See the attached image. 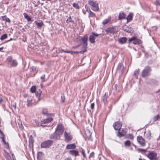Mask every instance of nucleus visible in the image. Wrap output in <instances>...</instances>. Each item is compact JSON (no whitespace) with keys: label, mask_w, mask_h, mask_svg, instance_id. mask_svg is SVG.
Masks as SVG:
<instances>
[{"label":"nucleus","mask_w":160,"mask_h":160,"mask_svg":"<svg viewBox=\"0 0 160 160\" xmlns=\"http://www.w3.org/2000/svg\"><path fill=\"white\" fill-rule=\"evenodd\" d=\"M127 40V39L126 37H122L119 39L118 42L121 44H123L126 43Z\"/></svg>","instance_id":"nucleus-14"},{"label":"nucleus","mask_w":160,"mask_h":160,"mask_svg":"<svg viewBox=\"0 0 160 160\" xmlns=\"http://www.w3.org/2000/svg\"><path fill=\"white\" fill-rule=\"evenodd\" d=\"M12 158L13 159V160H14V159H15V157L14 156L13 153L12 154Z\"/></svg>","instance_id":"nucleus-59"},{"label":"nucleus","mask_w":160,"mask_h":160,"mask_svg":"<svg viewBox=\"0 0 160 160\" xmlns=\"http://www.w3.org/2000/svg\"><path fill=\"white\" fill-rule=\"evenodd\" d=\"M42 113L43 114L47 115L48 114V110L47 108H44L42 110Z\"/></svg>","instance_id":"nucleus-40"},{"label":"nucleus","mask_w":160,"mask_h":160,"mask_svg":"<svg viewBox=\"0 0 160 160\" xmlns=\"http://www.w3.org/2000/svg\"><path fill=\"white\" fill-rule=\"evenodd\" d=\"M108 97V92H106L104 96L102 98V101L104 103H105L106 102L107 99Z\"/></svg>","instance_id":"nucleus-27"},{"label":"nucleus","mask_w":160,"mask_h":160,"mask_svg":"<svg viewBox=\"0 0 160 160\" xmlns=\"http://www.w3.org/2000/svg\"><path fill=\"white\" fill-rule=\"evenodd\" d=\"M82 153L83 155V157L85 158V151L82 149Z\"/></svg>","instance_id":"nucleus-51"},{"label":"nucleus","mask_w":160,"mask_h":160,"mask_svg":"<svg viewBox=\"0 0 160 160\" xmlns=\"http://www.w3.org/2000/svg\"><path fill=\"white\" fill-rule=\"evenodd\" d=\"M151 70V68L149 66H146L142 71V76L143 77H145L150 75Z\"/></svg>","instance_id":"nucleus-2"},{"label":"nucleus","mask_w":160,"mask_h":160,"mask_svg":"<svg viewBox=\"0 0 160 160\" xmlns=\"http://www.w3.org/2000/svg\"><path fill=\"white\" fill-rule=\"evenodd\" d=\"M36 24L37 26V27L38 28H41L42 26L43 25V24L42 22H41L40 23L37 22Z\"/></svg>","instance_id":"nucleus-36"},{"label":"nucleus","mask_w":160,"mask_h":160,"mask_svg":"<svg viewBox=\"0 0 160 160\" xmlns=\"http://www.w3.org/2000/svg\"><path fill=\"white\" fill-rule=\"evenodd\" d=\"M122 126V124L120 122L118 121L115 122L113 126L115 129L120 130Z\"/></svg>","instance_id":"nucleus-10"},{"label":"nucleus","mask_w":160,"mask_h":160,"mask_svg":"<svg viewBox=\"0 0 160 160\" xmlns=\"http://www.w3.org/2000/svg\"><path fill=\"white\" fill-rule=\"evenodd\" d=\"M64 130L63 125L59 124L55 129V132L50 136V138L52 139H58L60 138V136L63 133Z\"/></svg>","instance_id":"nucleus-1"},{"label":"nucleus","mask_w":160,"mask_h":160,"mask_svg":"<svg viewBox=\"0 0 160 160\" xmlns=\"http://www.w3.org/2000/svg\"><path fill=\"white\" fill-rule=\"evenodd\" d=\"M62 52L68 53H70L72 54H73V53H78V52H66V51L63 49H62L61 50H59V52Z\"/></svg>","instance_id":"nucleus-29"},{"label":"nucleus","mask_w":160,"mask_h":160,"mask_svg":"<svg viewBox=\"0 0 160 160\" xmlns=\"http://www.w3.org/2000/svg\"><path fill=\"white\" fill-rule=\"evenodd\" d=\"M7 38V34H4L2 35L0 39L1 40H3Z\"/></svg>","instance_id":"nucleus-32"},{"label":"nucleus","mask_w":160,"mask_h":160,"mask_svg":"<svg viewBox=\"0 0 160 160\" xmlns=\"http://www.w3.org/2000/svg\"><path fill=\"white\" fill-rule=\"evenodd\" d=\"M86 51V49H85L84 50L81 51L80 52L81 54L84 53Z\"/></svg>","instance_id":"nucleus-53"},{"label":"nucleus","mask_w":160,"mask_h":160,"mask_svg":"<svg viewBox=\"0 0 160 160\" xmlns=\"http://www.w3.org/2000/svg\"><path fill=\"white\" fill-rule=\"evenodd\" d=\"M43 154L42 152H39L38 153L37 158L38 159L42 158L43 156Z\"/></svg>","instance_id":"nucleus-35"},{"label":"nucleus","mask_w":160,"mask_h":160,"mask_svg":"<svg viewBox=\"0 0 160 160\" xmlns=\"http://www.w3.org/2000/svg\"><path fill=\"white\" fill-rule=\"evenodd\" d=\"M160 118V116L158 114L157 115L155 116L153 118V121L154 122H156Z\"/></svg>","instance_id":"nucleus-39"},{"label":"nucleus","mask_w":160,"mask_h":160,"mask_svg":"<svg viewBox=\"0 0 160 160\" xmlns=\"http://www.w3.org/2000/svg\"><path fill=\"white\" fill-rule=\"evenodd\" d=\"M65 140L67 142H68L71 141L72 138V136L69 132L65 131L64 133Z\"/></svg>","instance_id":"nucleus-6"},{"label":"nucleus","mask_w":160,"mask_h":160,"mask_svg":"<svg viewBox=\"0 0 160 160\" xmlns=\"http://www.w3.org/2000/svg\"><path fill=\"white\" fill-rule=\"evenodd\" d=\"M133 41V43L134 44H139L141 43V41L139 39H138L135 37H133L129 40V42H130Z\"/></svg>","instance_id":"nucleus-9"},{"label":"nucleus","mask_w":160,"mask_h":160,"mask_svg":"<svg viewBox=\"0 0 160 160\" xmlns=\"http://www.w3.org/2000/svg\"><path fill=\"white\" fill-rule=\"evenodd\" d=\"M140 151L141 152H145L146 151V150L145 149H140Z\"/></svg>","instance_id":"nucleus-57"},{"label":"nucleus","mask_w":160,"mask_h":160,"mask_svg":"<svg viewBox=\"0 0 160 160\" xmlns=\"http://www.w3.org/2000/svg\"><path fill=\"white\" fill-rule=\"evenodd\" d=\"M117 87H118V85L117 84H115L114 85V88L116 91H117Z\"/></svg>","instance_id":"nucleus-56"},{"label":"nucleus","mask_w":160,"mask_h":160,"mask_svg":"<svg viewBox=\"0 0 160 160\" xmlns=\"http://www.w3.org/2000/svg\"><path fill=\"white\" fill-rule=\"evenodd\" d=\"M96 38L94 37L93 35H91L89 36V40L91 43H93L95 42V40Z\"/></svg>","instance_id":"nucleus-25"},{"label":"nucleus","mask_w":160,"mask_h":160,"mask_svg":"<svg viewBox=\"0 0 160 160\" xmlns=\"http://www.w3.org/2000/svg\"><path fill=\"white\" fill-rule=\"evenodd\" d=\"M137 141L142 146H143L145 145V140L141 136L138 137Z\"/></svg>","instance_id":"nucleus-11"},{"label":"nucleus","mask_w":160,"mask_h":160,"mask_svg":"<svg viewBox=\"0 0 160 160\" xmlns=\"http://www.w3.org/2000/svg\"><path fill=\"white\" fill-rule=\"evenodd\" d=\"M12 57L11 56H9L7 58V60L9 62H11L12 61Z\"/></svg>","instance_id":"nucleus-49"},{"label":"nucleus","mask_w":160,"mask_h":160,"mask_svg":"<svg viewBox=\"0 0 160 160\" xmlns=\"http://www.w3.org/2000/svg\"><path fill=\"white\" fill-rule=\"evenodd\" d=\"M12 40V38H11L9 40H8L7 41V42H9V41H11V40Z\"/></svg>","instance_id":"nucleus-63"},{"label":"nucleus","mask_w":160,"mask_h":160,"mask_svg":"<svg viewBox=\"0 0 160 160\" xmlns=\"http://www.w3.org/2000/svg\"><path fill=\"white\" fill-rule=\"evenodd\" d=\"M88 3L91 7V8L93 11H99V8L98 3L97 2L89 0L88 2Z\"/></svg>","instance_id":"nucleus-3"},{"label":"nucleus","mask_w":160,"mask_h":160,"mask_svg":"<svg viewBox=\"0 0 160 160\" xmlns=\"http://www.w3.org/2000/svg\"><path fill=\"white\" fill-rule=\"evenodd\" d=\"M155 4L156 5L160 6V0H156L155 2Z\"/></svg>","instance_id":"nucleus-50"},{"label":"nucleus","mask_w":160,"mask_h":160,"mask_svg":"<svg viewBox=\"0 0 160 160\" xmlns=\"http://www.w3.org/2000/svg\"><path fill=\"white\" fill-rule=\"evenodd\" d=\"M0 138L2 139V141L3 142V143L5 145H6L5 147L7 148H9V146L8 143H6L5 141L4 140V135L3 134V133H2L1 134Z\"/></svg>","instance_id":"nucleus-13"},{"label":"nucleus","mask_w":160,"mask_h":160,"mask_svg":"<svg viewBox=\"0 0 160 160\" xmlns=\"http://www.w3.org/2000/svg\"><path fill=\"white\" fill-rule=\"evenodd\" d=\"M13 107L15 109L16 108V102H14L13 103Z\"/></svg>","instance_id":"nucleus-58"},{"label":"nucleus","mask_w":160,"mask_h":160,"mask_svg":"<svg viewBox=\"0 0 160 160\" xmlns=\"http://www.w3.org/2000/svg\"><path fill=\"white\" fill-rule=\"evenodd\" d=\"M36 124H37V125L38 126H42L43 127H46V125H42V123H40V122L38 121H37L36 122Z\"/></svg>","instance_id":"nucleus-43"},{"label":"nucleus","mask_w":160,"mask_h":160,"mask_svg":"<svg viewBox=\"0 0 160 160\" xmlns=\"http://www.w3.org/2000/svg\"><path fill=\"white\" fill-rule=\"evenodd\" d=\"M148 134L149 137H149H150V135H151V134H150V133L149 132H148Z\"/></svg>","instance_id":"nucleus-64"},{"label":"nucleus","mask_w":160,"mask_h":160,"mask_svg":"<svg viewBox=\"0 0 160 160\" xmlns=\"http://www.w3.org/2000/svg\"><path fill=\"white\" fill-rule=\"evenodd\" d=\"M52 120V118H49L46 119H44L41 121V123L46 124L50 122Z\"/></svg>","instance_id":"nucleus-15"},{"label":"nucleus","mask_w":160,"mask_h":160,"mask_svg":"<svg viewBox=\"0 0 160 160\" xmlns=\"http://www.w3.org/2000/svg\"><path fill=\"white\" fill-rule=\"evenodd\" d=\"M132 13H130L129 15H128L127 18H126L127 22H129L132 20Z\"/></svg>","instance_id":"nucleus-26"},{"label":"nucleus","mask_w":160,"mask_h":160,"mask_svg":"<svg viewBox=\"0 0 160 160\" xmlns=\"http://www.w3.org/2000/svg\"><path fill=\"white\" fill-rule=\"evenodd\" d=\"M2 19L3 20L6 21V22H10V19L8 18H7L6 16H2Z\"/></svg>","instance_id":"nucleus-30"},{"label":"nucleus","mask_w":160,"mask_h":160,"mask_svg":"<svg viewBox=\"0 0 160 160\" xmlns=\"http://www.w3.org/2000/svg\"><path fill=\"white\" fill-rule=\"evenodd\" d=\"M70 154L76 157L78 155V152L76 150H71L69 151Z\"/></svg>","instance_id":"nucleus-17"},{"label":"nucleus","mask_w":160,"mask_h":160,"mask_svg":"<svg viewBox=\"0 0 160 160\" xmlns=\"http://www.w3.org/2000/svg\"><path fill=\"white\" fill-rule=\"evenodd\" d=\"M42 91L39 90L38 91H37L35 92V94L37 97L38 98V100H40L41 99L40 97Z\"/></svg>","instance_id":"nucleus-23"},{"label":"nucleus","mask_w":160,"mask_h":160,"mask_svg":"<svg viewBox=\"0 0 160 160\" xmlns=\"http://www.w3.org/2000/svg\"><path fill=\"white\" fill-rule=\"evenodd\" d=\"M65 160H72L71 158H67L65 159Z\"/></svg>","instance_id":"nucleus-60"},{"label":"nucleus","mask_w":160,"mask_h":160,"mask_svg":"<svg viewBox=\"0 0 160 160\" xmlns=\"http://www.w3.org/2000/svg\"><path fill=\"white\" fill-rule=\"evenodd\" d=\"M36 90V87L35 86H33L31 88L30 91H31L33 93L35 92Z\"/></svg>","instance_id":"nucleus-41"},{"label":"nucleus","mask_w":160,"mask_h":160,"mask_svg":"<svg viewBox=\"0 0 160 160\" xmlns=\"http://www.w3.org/2000/svg\"><path fill=\"white\" fill-rule=\"evenodd\" d=\"M139 72V69H136L135 71L134 75L135 77L137 78Z\"/></svg>","instance_id":"nucleus-33"},{"label":"nucleus","mask_w":160,"mask_h":160,"mask_svg":"<svg viewBox=\"0 0 160 160\" xmlns=\"http://www.w3.org/2000/svg\"><path fill=\"white\" fill-rule=\"evenodd\" d=\"M29 143L30 147H32L33 146V139L32 136L29 138Z\"/></svg>","instance_id":"nucleus-24"},{"label":"nucleus","mask_w":160,"mask_h":160,"mask_svg":"<svg viewBox=\"0 0 160 160\" xmlns=\"http://www.w3.org/2000/svg\"><path fill=\"white\" fill-rule=\"evenodd\" d=\"M52 141L51 140H48L42 143L41 147L43 148L48 147L52 145Z\"/></svg>","instance_id":"nucleus-7"},{"label":"nucleus","mask_w":160,"mask_h":160,"mask_svg":"<svg viewBox=\"0 0 160 160\" xmlns=\"http://www.w3.org/2000/svg\"><path fill=\"white\" fill-rule=\"evenodd\" d=\"M94 103H92L91 104V108L92 109H93L94 108Z\"/></svg>","instance_id":"nucleus-52"},{"label":"nucleus","mask_w":160,"mask_h":160,"mask_svg":"<svg viewBox=\"0 0 160 160\" xmlns=\"http://www.w3.org/2000/svg\"><path fill=\"white\" fill-rule=\"evenodd\" d=\"M117 69L118 70L121 72L122 73H123L124 70V66L122 65L121 64L119 63Z\"/></svg>","instance_id":"nucleus-19"},{"label":"nucleus","mask_w":160,"mask_h":160,"mask_svg":"<svg viewBox=\"0 0 160 160\" xmlns=\"http://www.w3.org/2000/svg\"><path fill=\"white\" fill-rule=\"evenodd\" d=\"M92 35H93L95 37H98L99 36V34H95L93 32H92Z\"/></svg>","instance_id":"nucleus-54"},{"label":"nucleus","mask_w":160,"mask_h":160,"mask_svg":"<svg viewBox=\"0 0 160 160\" xmlns=\"http://www.w3.org/2000/svg\"><path fill=\"white\" fill-rule=\"evenodd\" d=\"M41 79L42 82H45L46 81L45 80V75H43L42 76H41Z\"/></svg>","instance_id":"nucleus-45"},{"label":"nucleus","mask_w":160,"mask_h":160,"mask_svg":"<svg viewBox=\"0 0 160 160\" xmlns=\"http://www.w3.org/2000/svg\"><path fill=\"white\" fill-rule=\"evenodd\" d=\"M2 99L1 98H0V104L2 102Z\"/></svg>","instance_id":"nucleus-61"},{"label":"nucleus","mask_w":160,"mask_h":160,"mask_svg":"<svg viewBox=\"0 0 160 160\" xmlns=\"http://www.w3.org/2000/svg\"><path fill=\"white\" fill-rule=\"evenodd\" d=\"M4 151V155L7 160H12L11 157L8 153L5 150Z\"/></svg>","instance_id":"nucleus-18"},{"label":"nucleus","mask_w":160,"mask_h":160,"mask_svg":"<svg viewBox=\"0 0 160 160\" xmlns=\"http://www.w3.org/2000/svg\"><path fill=\"white\" fill-rule=\"evenodd\" d=\"M18 123L19 128L21 129H22L23 128V127H22V122H21V121L20 120H19V122H18Z\"/></svg>","instance_id":"nucleus-44"},{"label":"nucleus","mask_w":160,"mask_h":160,"mask_svg":"<svg viewBox=\"0 0 160 160\" xmlns=\"http://www.w3.org/2000/svg\"><path fill=\"white\" fill-rule=\"evenodd\" d=\"M33 98L32 96L28 97L27 99V105L28 106H31L33 103Z\"/></svg>","instance_id":"nucleus-16"},{"label":"nucleus","mask_w":160,"mask_h":160,"mask_svg":"<svg viewBox=\"0 0 160 160\" xmlns=\"http://www.w3.org/2000/svg\"><path fill=\"white\" fill-rule=\"evenodd\" d=\"M105 31L108 34H113L118 31V29L116 27H110L107 28Z\"/></svg>","instance_id":"nucleus-5"},{"label":"nucleus","mask_w":160,"mask_h":160,"mask_svg":"<svg viewBox=\"0 0 160 160\" xmlns=\"http://www.w3.org/2000/svg\"><path fill=\"white\" fill-rule=\"evenodd\" d=\"M81 40L82 42V44L83 47L84 48H86L88 45L87 40H88V37L86 35H85L83 37H81Z\"/></svg>","instance_id":"nucleus-8"},{"label":"nucleus","mask_w":160,"mask_h":160,"mask_svg":"<svg viewBox=\"0 0 160 160\" xmlns=\"http://www.w3.org/2000/svg\"><path fill=\"white\" fill-rule=\"evenodd\" d=\"M85 8L86 9H87V11L89 13L90 12V11H92L90 9V8H88L87 9V7H86V6H85Z\"/></svg>","instance_id":"nucleus-55"},{"label":"nucleus","mask_w":160,"mask_h":160,"mask_svg":"<svg viewBox=\"0 0 160 160\" xmlns=\"http://www.w3.org/2000/svg\"><path fill=\"white\" fill-rule=\"evenodd\" d=\"M76 145L74 144H71L68 145L67 146L66 148L67 149H74L76 148Z\"/></svg>","instance_id":"nucleus-22"},{"label":"nucleus","mask_w":160,"mask_h":160,"mask_svg":"<svg viewBox=\"0 0 160 160\" xmlns=\"http://www.w3.org/2000/svg\"><path fill=\"white\" fill-rule=\"evenodd\" d=\"M94 152H92L90 153V154L89 155V158H93L94 156Z\"/></svg>","instance_id":"nucleus-48"},{"label":"nucleus","mask_w":160,"mask_h":160,"mask_svg":"<svg viewBox=\"0 0 160 160\" xmlns=\"http://www.w3.org/2000/svg\"><path fill=\"white\" fill-rule=\"evenodd\" d=\"M72 6L73 7H74L76 9H79L80 8L79 6L78 5V4L76 3H73L72 4Z\"/></svg>","instance_id":"nucleus-37"},{"label":"nucleus","mask_w":160,"mask_h":160,"mask_svg":"<svg viewBox=\"0 0 160 160\" xmlns=\"http://www.w3.org/2000/svg\"><path fill=\"white\" fill-rule=\"evenodd\" d=\"M30 71L34 73L33 76H34L35 74L38 72V70L37 69L36 67L32 66L30 68Z\"/></svg>","instance_id":"nucleus-20"},{"label":"nucleus","mask_w":160,"mask_h":160,"mask_svg":"<svg viewBox=\"0 0 160 160\" xmlns=\"http://www.w3.org/2000/svg\"><path fill=\"white\" fill-rule=\"evenodd\" d=\"M65 100V97L64 95L61 96V101L62 102H64Z\"/></svg>","instance_id":"nucleus-47"},{"label":"nucleus","mask_w":160,"mask_h":160,"mask_svg":"<svg viewBox=\"0 0 160 160\" xmlns=\"http://www.w3.org/2000/svg\"><path fill=\"white\" fill-rule=\"evenodd\" d=\"M3 48H4L3 47H2L1 48H0V51H2V50L3 49Z\"/></svg>","instance_id":"nucleus-62"},{"label":"nucleus","mask_w":160,"mask_h":160,"mask_svg":"<svg viewBox=\"0 0 160 160\" xmlns=\"http://www.w3.org/2000/svg\"><path fill=\"white\" fill-rule=\"evenodd\" d=\"M131 142L130 141L127 140L124 143V145L126 146H129L130 145Z\"/></svg>","instance_id":"nucleus-42"},{"label":"nucleus","mask_w":160,"mask_h":160,"mask_svg":"<svg viewBox=\"0 0 160 160\" xmlns=\"http://www.w3.org/2000/svg\"><path fill=\"white\" fill-rule=\"evenodd\" d=\"M71 20H72V19L71 18V17L70 16L68 18L67 20H66V22L67 23H68L69 22H73V21H72Z\"/></svg>","instance_id":"nucleus-46"},{"label":"nucleus","mask_w":160,"mask_h":160,"mask_svg":"<svg viewBox=\"0 0 160 160\" xmlns=\"http://www.w3.org/2000/svg\"><path fill=\"white\" fill-rule=\"evenodd\" d=\"M111 20V17H109L107 18L105 20L103 21L102 22V23L103 25H105L107 24L108 22L110 21Z\"/></svg>","instance_id":"nucleus-28"},{"label":"nucleus","mask_w":160,"mask_h":160,"mask_svg":"<svg viewBox=\"0 0 160 160\" xmlns=\"http://www.w3.org/2000/svg\"><path fill=\"white\" fill-rule=\"evenodd\" d=\"M147 157L150 160H157V153L154 152H149L147 155Z\"/></svg>","instance_id":"nucleus-4"},{"label":"nucleus","mask_w":160,"mask_h":160,"mask_svg":"<svg viewBox=\"0 0 160 160\" xmlns=\"http://www.w3.org/2000/svg\"><path fill=\"white\" fill-rule=\"evenodd\" d=\"M95 14L94 12L92 11H90L89 13L88 17H95Z\"/></svg>","instance_id":"nucleus-38"},{"label":"nucleus","mask_w":160,"mask_h":160,"mask_svg":"<svg viewBox=\"0 0 160 160\" xmlns=\"http://www.w3.org/2000/svg\"><path fill=\"white\" fill-rule=\"evenodd\" d=\"M126 17L125 14L122 12H121L119 14V20H122L125 18Z\"/></svg>","instance_id":"nucleus-21"},{"label":"nucleus","mask_w":160,"mask_h":160,"mask_svg":"<svg viewBox=\"0 0 160 160\" xmlns=\"http://www.w3.org/2000/svg\"><path fill=\"white\" fill-rule=\"evenodd\" d=\"M126 129H123L121 130H119V132L118 134V136L121 137L124 136L126 133Z\"/></svg>","instance_id":"nucleus-12"},{"label":"nucleus","mask_w":160,"mask_h":160,"mask_svg":"<svg viewBox=\"0 0 160 160\" xmlns=\"http://www.w3.org/2000/svg\"><path fill=\"white\" fill-rule=\"evenodd\" d=\"M18 64V62L17 61L15 60H12V66H16Z\"/></svg>","instance_id":"nucleus-34"},{"label":"nucleus","mask_w":160,"mask_h":160,"mask_svg":"<svg viewBox=\"0 0 160 160\" xmlns=\"http://www.w3.org/2000/svg\"><path fill=\"white\" fill-rule=\"evenodd\" d=\"M23 14L25 18L27 19L28 21H30L31 20V18L26 13H24Z\"/></svg>","instance_id":"nucleus-31"}]
</instances>
